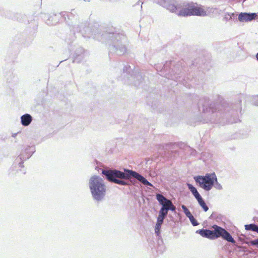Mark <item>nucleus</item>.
I'll return each instance as SVG.
<instances>
[{
  "label": "nucleus",
  "instance_id": "obj_11",
  "mask_svg": "<svg viewBox=\"0 0 258 258\" xmlns=\"http://www.w3.org/2000/svg\"><path fill=\"white\" fill-rule=\"evenodd\" d=\"M187 185L188 187V189L190 190V191L192 192V194L194 195V196L196 199L201 196L198 191H197V189L191 184L187 183Z\"/></svg>",
  "mask_w": 258,
  "mask_h": 258
},
{
  "label": "nucleus",
  "instance_id": "obj_3",
  "mask_svg": "<svg viewBox=\"0 0 258 258\" xmlns=\"http://www.w3.org/2000/svg\"><path fill=\"white\" fill-rule=\"evenodd\" d=\"M103 173L106 176L107 179L111 182L120 185H125L126 182L122 180L116 179H130L129 173L127 170H125V172H122L118 170H108L104 171Z\"/></svg>",
  "mask_w": 258,
  "mask_h": 258
},
{
  "label": "nucleus",
  "instance_id": "obj_21",
  "mask_svg": "<svg viewBox=\"0 0 258 258\" xmlns=\"http://www.w3.org/2000/svg\"><path fill=\"white\" fill-rule=\"evenodd\" d=\"M256 57L257 60H258V53L256 55Z\"/></svg>",
  "mask_w": 258,
  "mask_h": 258
},
{
  "label": "nucleus",
  "instance_id": "obj_10",
  "mask_svg": "<svg viewBox=\"0 0 258 258\" xmlns=\"http://www.w3.org/2000/svg\"><path fill=\"white\" fill-rule=\"evenodd\" d=\"M21 123L24 126H28L32 121L31 116L29 114H25L21 117Z\"/></svg>",
  "mask_w": 258,
  "mask_h": 258
},
{
  "label": "nucleus",
  "instance_id": "obj_15",
  "mask_svg": "<svg viewBox=\"0 0 258 258\" xmlns=\"http://www.w3.org/2000/svg\"><path fill=\"white\" fill-rule=\"evenodd\" d=\"M168 210L161 207L159 214L163 215V216L166 217L168 214Z\"/></svg>",
  "mask_w": 258,
  "mask_h": 258
},
{
  "label": "nucleus",
  "instance_id": "obj_19",
  "mask_svg": "<svg viewBox=\"0 0 258 258\" xmlns=\"http://www.w3.org/2000/svg\"><path fill=\"white\" fill-rule=\"evenodd\" d=\"M249 243L251 245H258V238L256 239H254L253 240H251L249 242Z\"/></svg>",
  "mask_w": 258,
  "mask_h": 258
},
{
  "label": "nucleus",
  "instance_id": "obj_1",
  "mask_svg": "<svg viewBox=\"0 0 258 258\" xmlns=\"http://www.w3.org/2000/svg\"><path fill=\"white\" fill-rule=\"evenodd\" d=\"M89 187L94 199L99 201L104 198L106 189L101 178L97 176L92 177L89 181Z\"/></svg>",
  "mask_w": 258,
  "mask_h": 258
},
{
  "label": "nucleus",
  "instance_id": "obj_17",
  "mask_svg": "<svg viewBox=\"0 0 258 258\" xmlns=\"http://www.w3.org/2000/svg\"><path fill=\"white\" fill-rule=\"evenodd\" d=\"M161 225H162V224L158 223H156V227H155V232L157 234H159L160 233Z\"/></svg>",
  "mask_w": 258,
  "mask_h": 258
},
{
  "label": "nucleus",
  "instance_id": "obj_2",
  "mask_svg": "<svg viewBox=\"0 0 258 258\" xmlns=\"http://www.w3.org/2000/svg\"><path fill=\"white\" fill-rule=\"evenodd\" d=\"M206 15V12L203 8L197 4L188 3L179 11V15L182 16H204Z\"/></svg>",
  "mask_w": 258,
  "mask_h": 258
},
{
  "label": "nucleus",
  "instance_id": "obj_18",
  "mask_svg": "<svg viewBox=\"0 0 258 258\" xmlns=\"http://www.w3.org/2000/svg\"><path fill=\"white\" fill-rule=\"evenodd\" d=\"M189 219L194 226H197L198 225L197 221L195 219L193 216H192L191 218H189Z\"/></svg>",
  "mask_w": 258,
  "mask_h": 258
},
{
  "label": "nucleus",
  "instance_id": "obj_14",
  "mask_svg": "<svg viewBox=\"0 0 258 258\" xmlns=\"http://www.w3.org/2000/svg\"><path fill=\"white\" fill-rule=\"evenodd\" d=\"M182 209L183 210L184 213H185V215L188 218H191V217L192 216L190 212L188 210V209L186 208V207L184 205H182L181 206Z\"/></svg>",
  "mask_w": 258,
  "mask_h": 258
},
{
  "label": "nucleus",
  "instance_id": "obj_7",
  "mask_svg": "<svg viewBox=\"0 0 258 258\" xmlns=\"http://www.w3.org/2000/svg\"><path fill=\"white\" fill-rule=\"evenodd\" d=\"M127 172L129 173L130 178L132 176L137 179L145 185L152 186V184L150 182L138 173L131 170H127Z\"/></svg>",
  "mask_w": 258,
  "mask_h": 258
},
{
  "label": "nucleus",
  "instance_id": "obj_5",
  "mask_svg": "<svg viewBox=\"0 0 258 258\" xmlns=\"http://www.w3.org/2000/svg\"><path fill=\"white\" fill-rule=\"evenodd\" d=\"M212 228L214 229V230H212L213 239L221 237L228 242H230L232 243L235 242V241L230 233L223 228L217 225H214Z\"/></svg>",
  "mask_w": 258,
  "mask_h": 258
},
{
  "label": "nucleus",
  "instance_id": "obj_13",
  "mask_svg": "<svg viewBox=\"0 0 258 258\" xmlns=\"http://www.w3.org/2000/svg\"><path fill=\"white\" fill-rule=\"evenodd\" d=\"M245 229L246 230H252L253 231H255L258 233V226L254 224L245 225Z\"/></svg>",
  "mask_w": 258,
  "mask_h": 258
},
{
  "label": "nucleus",
  "instance_id": "obj_16",
  "mask_svg": "<svg viewBox=\"0 0 258 258\" xmlns=\"http://www.w3.org/2000/svg\"><path fill=\"white\" fill-rule=\"evenodd\" d=\"M166 217L165 216H163V215H160L159 214V216L157 218V223H160L161 224H163V220L164 219H165Z\"/></svg>",
  "mask_w": 258,
  "mask_h": 258
},
{
  "label": "nucleus",
  "instance_id": "obj_4",
  "mask_svg": "<svg viewBox=\"0 0 258 258\" xmlns=\"http://www.w3.org/2000/svg\"><path fill=\"white\" fill-rule=\"evenodd\" d=\"M195 181L200 186L206 190H210L217 179L215 173L206 174L205 176H198L195 178Z\"/></svg>",
  "mask_w": 258,
  "mask_h": 258
},
{
  "label": "nucleus",
  "instance_id": "obj_8",
  "mask_svg": "<svg viewBox=\"0 0 258 258\" xmlns=\"http://www.w3.org/2000/svg\"><path fill=\"white\" fill-rule=\"evenodd\" d=\"M256 15L255 13L247 14L246 13H241L238 15V20L240 22H248L253 20Z\"/></svg>",
  "mask_w": 258,
  "mask_h": 258
},
{
  "label": "nucleus",
  "instance_id": "obj_20",
  "mask_svg": "<svg viewBox=\"0 0 258 258\" xmlns=\"http://www.w3.org/2000/svg\"><path fill=\"white\" fill-rule=\"evenodd\" d=\"M227 15L228 16H229L230 18H231L232 16H234V13H232L231 14H228Z\"/></svg>",
  "mask_w": 258,
  "mask_h": 258
},
{
  "label": "nucleus",
  "instance_id": "obj_9",
  "mask_svg": "<svg viewBox=\"0 0 258 258\" xmlns=\"http://www.w3.org/2000/svg\"><path fill=\"white\" fill-rule=\"evenodd\" d=\"M197 232L199 233L202 236L208 238L209 239H213V232L212 230L208 229H201L198 230Z\"/></svg>",
  "mask_w": 258,
  "mask_h": 258
},
{
  "label": "nucleus",
  "instance_id": "obj_6",
  "mask_svg": "<svg viewBox=\"0 0 258 258\" xmlns=\"http://www.w3.org/2000/svg\"><path fill=\"white\" fill-rule=\"evenodd\" d=\"M156 199L160 204L162 206V208L168 210H170L172 211H175L176 207L173 205L172 202L170 200L167 199L162 195L157 194L156 195Z\"/></svg>",
  "mask_w": 258,
  "mask_h": 258
},
{
  "label": "nucleus",
  "instance_id": "obj_12",
  "mask_svg": "<svg viewBox=\"0 0 258 258\" xmlns=\"http://www.w3.org/2000/svg\"><path fill=\"white\" fill-rule=\"evenodd\" d=\"M196 199L197 200L199 205L203 208L204 211L207 212L209 208L208 206L206 205L203 199H202V197L200 196Z\"/></svg>",
  "mask_w": 258,
  "mask_h": 258
}]
</instances>
